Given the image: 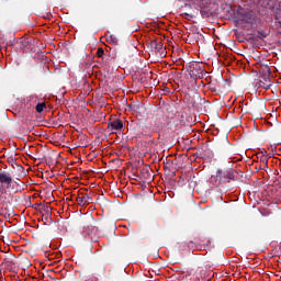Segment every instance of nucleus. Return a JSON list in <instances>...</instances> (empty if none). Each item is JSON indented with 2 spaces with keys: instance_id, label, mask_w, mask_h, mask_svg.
<instances>
[{
  "instance_id": "2",
  "label": "nucleus",
  "mask_w": 281,
  "mask_h": 281,
  "mask_svg": "<svg viewBox=\"0 0 281 281\" xmlns=\"http://www.w3.org/2000/svg\"><path fill=\"white\" fill-rule=\"evenodd\" d=\"M210 245H212V240L205 236H200L194 241H189L190 249H198V251H206V249H210Z\"/></svg>"
},
{
  "instance_id": "11",
  "label": "nucleus",
  "mask_w": 281,
  "mask_h": 281,
  "mask_svg": "<svg viewBox=\"0 0 281 281\" xmlns=\"http://www.w3.org/2000/svg\"><path fill=\"white\" fill-rule=\"evenodd\" d=\"M106 43H110V45H119V40L115 35H109L106 37Z\"/></svg>"
},
{
  "instance_id": "8",
  "label": "nucleus",
  "mask_w": 281,
  "mask_h": 281,
  "mask_svg": "<svg viewBox=\"0 0 281 281\" xmlns=\"http://www.w3.org/2000/svg\"><path fill=\"white\" fill-rule=\"evenodd\" d=\"M217 177L220 179H227L228 181H233L234 179V170L229 169L227 171L217 170Z\"/></svg>"
},
{
  "instance_id": "7",
  "label": "nucleus",
  "mask_w": 281,
  "mask_h": 281,
  "mask_svg": "<svg viewBox=\"0 0 281 281\" xmlns=\"http://www.w3.org/2000/svg\"><path fill=\"white\" fill-rule=\"evenodd\" d=\"M108 127L111 131H122V128H124V123L122 122V120L117 119V120L110 122L108 124Z\"/></svg>"
},
{
  "instance_id": "3",
  "label": "nucleus",
  "mask_w": 281,
  "mask_h": 281,
  "mask_svg": "<svg viewBox=\"0 0 281 281\" xmlns=\"http://www.w3.org/2000/svg\"><path fill=\"white\" fill-rule=\"evenodd\" d=\"M196 5L203 19H210L212 16V2L210 0H196Z\"/></svg>"
},
{
  "instance_id": "9",
  "label": "nucleus",
  "mask_w": 281,
  "mask_h": 281,
  "mask_svg": "<svg viewBox=\"0 0 281 281\" xmlns=\"http://www.w3.org/2000/svg\"><path fill=\"white\" fill-rule=\"evenodd\" d=\"M149 45L151 49H155V52H161V49H164V44L161 41L153 40Z\"/></svg>"
},
{
  "instance_id": "17",
  "label": "nucleus",
  "mask_w": 281,
  "mask_h": 281,
  "mask_svg": "<svg viewBox=\"0 0 281 281\" xmlns=\"http://www.w3.org/2000/svg\"><path fill=\"white\" fill-rule=\"evenodd\" d=\"M164 91L165 93H172V91H170V88H165Z\"/></svg>"
},
{
  "instance_id": "6",
  "label": "nucleus",
  "mask_w": 281,
  "mask_h": 281,
  "mask_svg": "<svg viewBox=\"0 0 281 281\" xmlns=\"http://www.w3.org/2000/svg\"><path fill=\"white\" fill-rule=\"evenodd\" d=\"M0 183H2V186H5L7 188L9 186H12V176H10V173L5 171L0 172Z\"/></svg>"
},
{
  "instance_id": "15",
  "label": "nucleus",
  "mask_w": 281,
  "mask_h": 281,
  "mask_svg": "<svg viewBox=\"0 0 281 281\" xmlns=\"http://www.w3.org/2000/svg\"><path fill=\"white\" fill-rule=\"evenodd\" d=\"M98 58H102L104 56V48L100 47L97 50Z\"/></svg>"
},
{
  "instance_id": "16",
  "label": "nucleus",
  "mask_w": 281,
  "mask_h": 281,
  "mask_svg": "<svg viewBox=\"0 0 281 281\" xmlns=\"http://www.w3.org/2000/svg\"><path fill=\"white\" fill-rule=\"evenodd\" d=\"M182 16L187 19V21H190V19H192V15L190 13H182Z\"/></svg>"
},
{
  "instance_id": "4",
  "label": "nucleus",
  "mask_w": 281,
  "mask_h": 281,
  "mask_svg": "<svg viewBox=\"0 0 281 281\" xmlns=\"http://www.w3.org/2000/svg\"><path fill=\"white\" fill-rule=\"evenodd\" d=\"M76 201L78 205H81L82 207H85V205H89L93 203V198L88 193H79L78 196L76 198Z\"/></svg>"
},
{
  "instance_id": "18",
  "label": "nucleus",
  "mask_w": 281,
  "mask_h": 281,
  "mask_svg": "<svg viewBox=\"0 0 281 281\" xmlns=\"http://www.w3.org/2000/svg\"><path fill=\"white\" fill-rule=\"evenodd\" d=\"M262 87H263V89H267V90L270 89V86H269V85H268V86H265V85H263Z\"/></svg>"
},
{
  "instance_id": "12",
  "label": "nucleus",
  "mask_w": 281,
  "mask_h": 281,
  "mask_svg": "<svg viewBox=\"0 0 281 281\" xmlns=\"http://www.w3.org/2000/svg\"><path fill=\"white\" fill-rule=\"evenodd\" d=\"M46 108H47V104L45 102H42V103H38L35 109L37 113H43V110Z\"/></svg>"
},
{
  "instance_id": "5",
  "label": "nucleus",
  "mask_w": 281,
  "mask_h": 281,
  "mask_svg": "<svg viewBox=\"0 0 281 281\" xmlns=\"http://www.w3.org/2000/svg\"><path fill=\"white\" fill-rule=\"evenodd\" d=\"M239 14V20L243 21V23H254V11L241 10Z\"/></svg>"
},
{
  "instance_id": "14",
  "label": "nucleus",
  "mask_w": 281,
  "mask_h": 281,
  "mask_svg": "<svg viewBox=\"0 0 281 281\" xmlns=\"http://www.w3.org/2000/svg\"><path fill=\"white\" fill-rule=\"evenodd\" d=\"M262 71H263L265 76H271V68H269V66H265L262 68Z\"/></svg>"
},
{
  "instance_id": "19",
  "label": "nucleus",
  "mask_w": 281,
  "mask_h": 281,
  "mask_svg": "<svg viewBox=\"0 0 281 281\" xmlns=\"http://www.w3.org/2000/svg\"><path fill=\"white\" fill-rule=\"evenodd\" d=\"M24 41H25V40H23V38L20 40L21 45H23Z\"/></svg>"
},
{
  "instance_id": "10",
  "label": "nucleus",
  "mask_w": 281,
  "mask_h": 281,
  "mask_svg": "<svg viewBox=\"0 0 281 281\" xmlns=\"http://www.w3.org/2000/svg\"><path fill=\"white\" fill-rule=\"evenodd\" d=\"M41 212H42V214H45L46 216H52V206H49L48 204H44L41 207Z\"/></svg>"
},
{
  "instance_id": "20",
  "label": "nucleus",
  "mask_w": 281,
  "mask_h": 281,
  "mask_svg": "<svg viewBox=\"0 0 281 281\" xmlns=\"http://www.w3.org/2000/svg\"><path fill=\"white\" fill-rule=\"evenodd\" d=\"M276 21H277V23H280V20L278 19V16L276 18Z\"/></svg>"
},
{
  "instance_id": "1",
  "label": "nucleus",
  "mask_w": 281,
  "mask_h": 281,
  "mask_svg": "<svg viewBox=\"0 0 281 281\" xmlns=\"http://www.w3.org/2000/svg\"><path fill=\"white\" fill-rule=\"evenodd\" d=\"M188 72L192 80H200L201 78L205 77V74H207L205 68H203V64L196 61L189 65Z\"/></svg>"
},
{
  "instance_id": "13",
  "label": "nucleus",
  "mask_w": 281,
  "mask_h": 281,
  "mask_svg": "<svg viewBox=\"0 0 281 281\" xmlns=\"http://www.w3.org/2000/svg\"><path fill=\"white\" fill-rule=\"evenodd\" d=\"M269 36V33L265 31H258V38H267Z\"/></svg>"
}]
</instances>
